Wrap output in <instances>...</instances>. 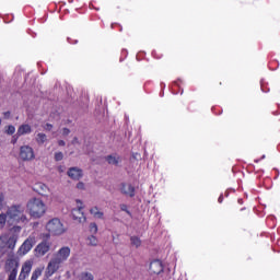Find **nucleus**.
<instances>
[{
	"label": "nucleus",
	"instance_id": "f257e3e1",
	"mask_svg": "<svg viewBox=\"0 0 280 280\" xmlns=\"http://www.w3.org/2000/svg\"><path fill=\"white\" fill-rule=\"evenodd\" d=\"M5 213L8 215L9 226H14V224H27V222H30L25 214V206L23 205H13L7 209Z\"/></svg>",
	"mask_w": 280,
	"mask_h": 280
},
{
	"label": "nucleus",
	"instance_id": "f03ea898",
	"mask_svg": "<svg viewBox=\"0 0 280 280\" xmlns=\"http://www.w3.org/2000/svg\"><path fill=\"white\" fill-rule=\"evenodd\" d=\"M26 211L33 220H40L47 213V205L40 198H31L26 203Z\"/></svg>",
	"mask_w": 280,
	"mask_h": 280
},
{
	"label": "nucleus",
	"instance_id": "7ed1b4c3",
	"mask_svg": "<svg viewBox=\"0 0 280 280\" xmlns=\"http://www.w3.org/2000/svg\"><path fill=\"white\" fill-rule=\"evenodd\" d=\"M46 231H48L50 235H62L66 230L60 219L55 218L48 221V223L46 224Z\"/></svg>",
	"mask_w": 280,
	"mask_h": 280
},
{
	"label": "nucleus",
	"instance_id": "20e7f679",
	"mask_svg": "<svg viewBox=\"0 0 280 280\" xmlns=\"http://www.w3.org/2000/svg\"><path fill=\"white\" fill-rule=\"evenodd\" d=\"M5 270L9 272L8 280H16L19 275V261L16 258H9L5 261Z\"/></svg>",
	"mask_w": 280,
	"mask_h": 280
},
{
	"label": "nucleus",
	"instance_id": "39448f33",
	"mask_svg": "<svg viewBox=\"0 0 280 280\" xmlns=\"http://www.w3.org/2000/svg\"><path fill=\"white\" fill-rule=\"evenodd\" d=\"M150 272L151 275H160L161 277H163L162 280H170V271L163 270V262H161V260L151 261Z\"/></svg>",
	"mask_w": 280,
	"mask_h": 280
},
{
	"label": "nucleus",
	"instance_id": "423d86ee",
	"mask_svg": "<svg viewBox=\"0 0 280 280\" xmlns=\"http://www.w3.org/2000/svg\"><path fill=\"white\" fill-rule=\"evenodd\" d=\"M34 246H36V236L34 234H31L20 246L18 253L21 256L27 255V253H30V250H32Z\"/></svg>",
	"mask_w": 280,
	"mask_h": 280
},
{
	"label": "nucleus",
	"instance_id": "0eeeda50",
	"mask_svg": "<svg viewBox=\"0 0 280 280\" xmlns=\"http://www.w3.org/2000/svg\"><path fill=\"white\" fill-rule=\"evenodd\" d=\"M0 246L3 249L9 248L10 250H14V248L16 247V236L10 234H2L0 236Z\"/></svg>",
	"mask_w": 280,
	"mask_h": 280
},
{
	"label": "nucleus",
	"instance_id": "6e6552de",
	"mask_svg": "<svg viewBox=\"0 0 280 280\" xmlns=\"http://www.w3.org/2000/svg\"><path fill=\"white\" fill-rule=\"evenodd\" d=\"M20 159L22 161H34L36 155L34 154V149L27 144L20 148Z\"/></svg>",
	"mask_w": 280,
	"mask_h": 280
},
{
	"label": "nucleus",
	"instance_id": "1a4fd4ad",
	"mask_svg": "<svg viewBox=\"0 0 280 280\" xmlns=\"http://www.w3.org/2000/svg\"><path fill=\"white\" fill-rule=\"evenodd\" d=\"M32 268H34V260H26L23 262L18 280H25L30 277V272H32Z\"/></svg>",
	"mask_w": 280,
	"mask_h": 280
},
{
	"label": "nucleus",
	"instance_id": "9d476101",
	"mask_svg": "<svg viewBox=\"0 0 280 280\" xmlns=\"http://www.w3.org/2000/svg\"><path fill=\"white\" fill-rule=\"evenodd\" d=\"M71 256V248L69 246L61 247L54 256V258L60 264H65Z\"/></svg>",
	"mask_w": 280,
	"mask_h": 280
},
{
	"label": "nucleus",
	"instance_id": "9b49d317",
	"mask_svg": "<svg viewBox=\"0 0 280 280\" xmlns=\"http://www.w3.org/2000/svg\"><path fill=\"white\" fill-rule=\"evenodd\" d=\"M60 262L59 260H57L55 257L48 262V266L46 268V275L47 277H51L54 275H56V272H58V270H60Z\"/></svg>",
	"mask_w": 280,
	"mask_h": 280
},
{
	"label": "nucleus",
	"instance_id": "f8f14e48",
	"mask_svg": "<svg viewBox=\"0 0 280 280\" xmlns=\"http://www.w3.org/2000/svg\"><path fill=\"white\" fill-rule=\"evenodd\" d=\"M49 248H51V245H49V243L47 242L39 243L35 248L36 257H45V255L49 253Z\"/></svg>",
	"mask_w": 280,
	"mask_h": 280
},
{
	"label": "nucleus",
	"instance_id": "ddd939ff",
	"mask_svg": "<svg viewBox=\"0 0 280 280\" xmlns=\"http://www.w3.org/2000/svg\"><path fill=\"white\" fill-rule=\"evenodd\" d=\"M68 176L72 180H80V178H82V176H84V173L82 172V170L80 167H70L68 170Z\"/></svg>",
	"mask_w": 280,
	"mask_h": 280
},
{
	"label": "nucleus",
	"instance_id": "4468645a",
	"mask_svg": "<svg viewBox=\"0 0 280 280\" xmlns=\"http://www.w3.org/2000/svg\"><path fill=\"white\" fill-rule=\"evenodd\" d=\"M120 192L124 194V196H129V198H135V186L122 183L120 184Z\"/></svg>",
	"mask_w": 280,
	"mask_h": 280
},
{
	"label": "nucleus",
	"instance_id": "2eb2a0df",
	"mask_svg": "<svg viewBox=\"0 0 280 280\" xmlns=\"http://www.w3.org/2000/svg\"><path fill=\"white\" fill-rule=\"evenodd\" d=\"M72 218L77 222H86V217H84V212H82V208H77L72 210Z\"/></svg>",
	"mask_w": 280,
	"mask_h": 280
},
{
	"label": "nucleus",
	"instance_id": "dca6fc26",
	"mask_svg": "<svg viewBox=\"0 0 280 280\" xmlns=\"http://www.w3.org/2000/svg\"><path fill=\"white\" fill-rule=\"evenodd\" d=\"M33 189L34 191L39 194V196H45L47 191H49V187H47V185H45L44 183L35 184Z\"/></svg>",
	"mask_w": 280,
	"mask_h": 280
},
{
	"label": "nucleus",
	"instance_id": "f3484780",
	"mask_svg": "<svg viewBox=\"0 0 280 280\" xmlns=\"http://www.w3.org/2000/svg\"><path fill=\"white\" fill-rule=\"evenodd\" d=\"M23 135H32V126H30L28 124L20 126L16 136L23 137Z\"/></svg>",
	"mask_w": 280,
	"mask_h": 280
},
{
	"label": "nucleus",
	"instance_id": "a211bd4d",
	"mask_svg": "<svg viewBox=\"0 0 280 280\" xmlns=\"http://www.w3.org/2000/svg\"><path fill=\"white\" fill-rule=\"evenodd\" d=\"M106 161L109 165H119V163H121V158L117 154H112L106 156Z\"/></svg>",
	"mask_w": 280,
	"mask_h": 280
},
{
	"label": "nucleus",
	"instance_id": "6ab92c4d",
	"mask_svg": "<svg viewBox=\"0 0 280 280\" xmlns=\"http://www.w3.org/2000/svg\"><path fill=\"white\" fill-rule=\"evenodd\" d=\"M35 141L36 143H38V145H43V143H47V135H45L44 132L37 133L35 137Z\"/></svg>",
	"mask_w": 280,
	"mask_h": 280
},
{
	"label": "nucleus",
	"instance_id": "aec40b11",
	"mask_svg": "<svg viewBox=\"0 0 280 280\" xmlns=\"http://www.w3.org/2000/svg\"><path fill=\"white\" fill-rule=\"evenodd\" d=\"M90 213L97 220H102V218H104V212L100 211V208L97 207L92 208Z\"/></svg>",
	"mask_w": 280,
	"mask_h": 280
},
{
	"label": "nucleus",
	"instance_id": "412c9836",
	"mask_svg": "<svg viewBox=\"0 0 280 280\" xmlns=\"http://www.w3.org/2000/svg\"><path fill=\"white\" fill-rule=\"evenodd\" d=\"M45 267H37L32 273L31 280H38V277L43 275Z\"/></svg>",
	"mask_w": 280,
	"mask_h": 280
},
{
	"label": "nucleus",
	"instance_id": "4be33fe9",
	"mask_svg": "<svg viewBox=\"0 0 280 280\" xmlns=\"http://www.w3.org/2000/svg\"><path fill=\"white\" fill-rule=\"evenodd\" d=\"M5 224H8V213L1 212L0 213V230L5 229Z\"/></svg>",
	"mask_w": 280,
	"mask_h": 280
},
{
	"label": "nucleus",
	"instance_id": "5701e85b",
	"mask_svg": "<svg viewBox=\"0 0 280 280\" xmlns=\"http://www.w3.org/2000/svg\"><path fill=\"white\" fill-rule=\"evenodd\" d=\"M97 244H100V241L95 235L92 234L88 237V246H97Z\"/></svg>",
	"mask_w": 280,
	"mask_h": 280
},
{
	"label": "nucleus",
	"instance_id": "b1692460",
	"mask_svg": "<svg viewBox=\"0 0 280 280\" xmlns=\"http://www.w3.org/2000/svg\"><path fill=\"white\" fill-rule=\"evenodd\" d=\"M79 279L80 280H94V277L92 276L91 272L84 271V272L80 273Z\"/></svg>",
	"mask_w": 280,
	"mask_h": 280
},
{
	"label": "nucleus",
	"instance_id": "393cba45",
	"mask_svg": "<svg viewBox=\"0 0 280 280\" xmlns=\"http://www.w3.org/2000/svg\"><path fill=\"white\" fill-rule=\"evenodd\" d=\"M132 246H135L136 248H139V246H141V240L137 236H131L130 238Z\"/></svg>",
	"mask_w": 280,
	"mask_h": 280
},
{
	"label": "nucleus",
	"instance_id": "a878e982",
	"mask_svg": "<svg viewBox=\"0 0 280 280\" xmlns=\"http://www.w3.org/2000/svg\"><path fill=\"white\" fill-rule=\"evenodd\" d=\"M7 135H14L16 132V128L12 125H9L5 130Z\"/></svg>",
	"mask_w": 280,
	"mask_h": 280
},
{
	"label": "nucleus",
	"instance_id": "bb28decb",
	"mask_svg": "<svg viewBox=\"0 0 280 280\" xmlns=\"http://www.w3.org/2000/svg\"><path fill=\"white\" fill-rule=\"evenodd\" d=\"M90 233H92V235H95L97 233V224L96 223H90Z\"/></svg>",
	"mask_w": 280,
	"mask_h": 280
},
{
	"label": "nucleus",
	"instance_id": "cd10ccee",
	"mask_svg": "<svg viewBox=\"0 0 280 280\" xmlns=\"http://www.w3.org/2000/svg\"><path fill=\"white\" fill-rule=\"evenodd\" d=\"M62 159H65V154H62V152L55 153V161H62Z\"/></svg>",
	"mask_w": 280,
	"mask_h": 280
},
{
	"label": "nucleus",
	"instance_id": "c85d7f7f",
	"mask_svg": "<svg viewBox=\"0 0 280 280\" xmlns=\"http://www.w3.org/2000/svg\"><path fill=\"white\" fill-rule=\"evenodd\" d=\"M3 200H5V197L3 196V192H0V211L3 209Z\"/></svg>",
	"mask_w": 280,
	"mask_h": 280
},
{
	"label": "nucleus",
	"instance_id": "c756f323",
	"mask_svg": "<svg viewBox=\"0 0 280 280\" xmlns=\"http://www.w3.org/2000/svg\"><path fill=\"white\" fill-rule=\"evenodd\" d=\"M52 129H54V125H51V124H46L44 126V130H47L48 132H50V130H52Z\"/></svg>",
	"mask_w": 280,
	"mask_h": 280
},
{
	"label": "nucleus",
	"instance_id": "7c9ffc66",
	"mask_svg": "<svg viewBox=\"0 0 280 280\" xmlns=\"http://www.w3.org/2000/svg\"><path fill=\"white\" fill-rule=\"evenodd\" d=\"M120 209L125 212L128 213V215H130V210H128V206H126L125 203L120 205Z\"/></svg>",
	"mask_w": 280,
	"mask_h": 280
},
{
	"label": "nucleus",
	"instance_id": "2f4dec72",
	"mask_svg": "<svg viewBox=\"0 0 280 280\" xmlns=\"http://www.w3.org/2000/svg\"><path fill=\"white\" fill-rule=\"evenodd\" d=\"M71 130H69V128H63L62 129V135L63 137H67L68 135H70Z\"/></svg>",
	"mask_w": 280,
	"mask_h": 280
},
{
	"label": "nucleus",
	"instance_id": "473e14b6",
	"mask_svg": "<svg viewBox=\"0 0 280 280\" xmlns=\"http://www.w3.org/2000/svg\"><path fill=\"white\" fill-rule=\"evenodd\" d=\"M77 189H84V183L79 182V183L77 184Z\"/></svg>",
	"mask_w": 280,
	"mask_h": 280
},
{
	"label": "nucleus",
	"instance_id": "72a5a7b5",
	"mask_svg": "<svg viewBox=\"0 0 280 280\" xmlns=\"http://www.w3.org/2000/svg\"><path fill=\"white\" fill-rule=\"evenodd\" d=\"M13 231L15 233H21V226H19V225L13 226Z\"/></svg>",
	"mask_w": 280,
	"mask_h": 280
},
{
	"label": "nucleus",
	"instance_id": "f704fd0d",
	"mask_svg": "<svg viewBox=\"0 0 280 280\" xmlns=\"http://www.w3.org/2000/svg\"><path fill=\"white\" fill-rule=\"evenodd\" d=\"M58 145H66V142L63 140H59Z\"/></svg>",
	"mask_w": 280,
	"mask_h": 280
},
{
	"label": "nucleus",
	"instance_id": "c9c22d12",
	"mask_svg": "<svg viewBox=\"0 0 280 280\" xmlns=\"http://www.w3.org/2000/svg\"><path fill=\"white\" fill-rule=\"evenodd\" d=\"M75 143H78V138H73L72 140V144L75 145Z\"/></svg>",
	"mask_w": 280,
	"mask_h": 280
},
{
	"label": "nucleus",
	"instance_id": "e433bc0d",
	"mask_svg": "<svg viewBox=\"0 0 280 280\" xmlns=\"http://www.w3.org/2000/svg\"><path fill=\"white\" fill-rule=\"evenodd\" d=\"M224 200V197H222V195L219 197V202L222 203V201Z\"/></svg>",
	"mask_w": 280,
	"mask_h": 280
},
{
	"label": "nucleus",
	"instance_id": "4c0bfd02",
	"mask_svg": "<svg viewBox=\"0 0 280 280\" xmlns=\"http://www.w3.org/2000/svg\"><path fill=\"white\" fill-rule=\"evenodd\" d=\"M4 117H10V112H5Z\"/></svg>",
	"mask_w": 280,
	"mask_h": 280
},
{
	"label": "nucleus",
	"instance_id": "58836bf2",
	"mask_svg": "<svg viewBox=\"0 0 280 280\" xmlns=\"http://www.w3.org/2000/svg\"><path fill=\"white\" fill-rule=\"evenodd\" d=\"M59 172H65V170L62 168V166L59 167Z\"/></svg>",
	"mask_w": 280,
	"mask_h": 280
},
{
	"label": "nucleus",
	"instance_id": "ea45409f",
	"mask_svg": "<svg viewBox=\"0 0 280 280\" xmlns=\"http://www.w3.org/2000/svg\"><path fill=\"white\" fill-rule=\"evenodd\" d=\"M0 253H3V247H1V245H0Z\"/></svg>",
	"mask_w": 280,
	"mask_h": 280
},
{
	"label": "nucleus",
	"instance_id": "a19ab883",
	"mask_svg": "<svg viewBox=\"0 0 280 280\" xmlns=\"http://www.w3.org/2000/svg\"><path fill=\"white\" fill-rule=\"evenodd\" d=\"M12 143H16V139H14V140L12 141Z\"/></svg>",
	"mask_w": 280,
	"mask_h": 280
},
{
	"label": "nucleus",
	"instance_id": "79ce46f5",
	"mask_svg": "<svg viewBox=\"0 0 280 280\" xmlns=\"http://www.w3.org/2000/svg\"><path fill=\"white\" fill-rule=\"evenodd\" d=\"M262 159H266V155H262Z\"/></svg>",
	"mask_w": 280,
	"mask_h": 280
}]
</instances>
